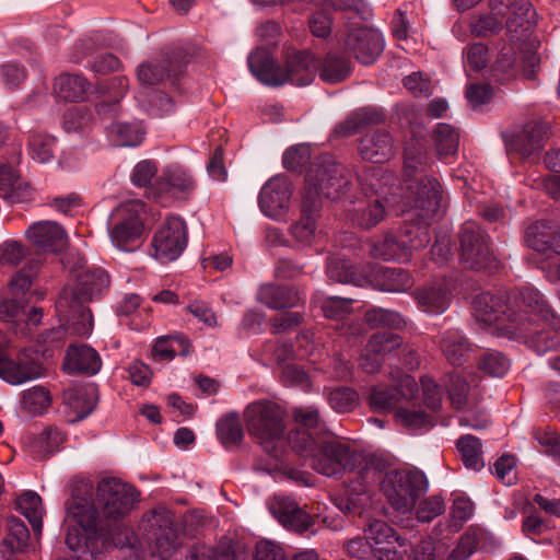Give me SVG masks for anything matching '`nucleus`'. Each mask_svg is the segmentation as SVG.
Returning a JSON list of instances; mask_svg holds the SVG:
<instances>
[{
    "label": "nucleus",
    "instance_id": "f257e3e1",
    "mask_svg": "<svg viewBox=\"0 0 560 560\" xmlns=\"http://www.w3.org/2000/svg\"><path fill=\"white\" fill-rule=\"evenodd\" d=\"M139 497L132 486L110 477L97 483L94 501L75 495L67 501L68 517L79 527L68 529L66 544L78 560H97L113 548L133 545L136 536L126 518Z\"/></svg>",
    "mask_w": 560,
    "mask_h": 560
},
{
    "label": "nucleus",
    "instance_id": "f03ea898",
    "mask_svg": "<svg viewBox=\"0 0 560 560\" xmlns=\"http://www.w3.org/2000/svg\"><path fill=\"white\" fill-rule=\"evenodd\" d=\"M285 416V410L270 400L252 402L244 411L248 433L275 457L278 456L279 443H283Z\"/></svg>",
    "mask_w": 560,
    "mask_h": 560
},
{
    "label": "nucleus",
    "instance_id": "7ed1b4c3",
    "mask_svg": "<svg viewBox=\"0 0 560 560\" xmlns=\"http://www.w3.org/2000/svg\"><path fill=\"white\" fill-rule=\"evenodd\" d=\"M349 172L340 163L335 162L330 155H322L313 162L305 175L303 197L316 199L322 208V197L337 200L345 196L350 188Z\"/></svg>",
    "mask_w": 560,
    "mask_h": 560
},
{
    "label": "nucleus",
    "instance_id": "20e7f679",
    "mask_svg": "<svg viewBox=\"0 0 560 560\" xmlns=\"http://www.w3.org/2000/svg\"><path fill=\"white\" fill-rule=\"evenodd\" d=\"M394 179L378 166H369L358 175L362 192L369 198L354 210L353 221L362 229L369 230L377 225L386 215V208L393 202L388 198L387 185Z\"/></svg>",
    "mask_w": 560,
    "mask_h": 560
},
{
    "label": "nucleus",
    "instance_id": "39448f33",
    "mask_svg": "<svg viewBox=\"0 0 560 560\" xmlns=\"http://www.w3.org/2000/svg\"><path fill=\"white\" fill-rule=\"evenodd\" d=\"M425 486V478L420 471L397 469L385 474L381 491L392 508L405 514L415 509Z\"/></svg>",
    "mask_w": 560,
    "mask_h": 560
},
{
    "label": "nucleus",
    "instance_id": "423d86ee",
    "mask_svg": "<svg viewBox=\"0 0 560 560\" xmlns=\"http://www.w3.org/2000/svg\"><path fill=\"white\" fill-rule=\"evenodd\" d=\"M459 259L471 270H491L497 267V258L490 246L489 235L475 221H466L458 233Z\"/></svg>",
    "mask_w": 560,
    "mask_h": 560
},
{
    "label": "nucleus",
    "instance_id": "0eeeda50",
    "mask_svg": "<svg viewBox=\"0 0 560 560\" xmlns=\"http://www.w3.org/2000/svg\"><path fill=\"white\" fill-rule=\"evenodd\" d=\"M474 316L478 323L486 326H494L500 335L512 336L518 328L522 319L506 303L502 295L490 292L478 294L472 302Z\"/></svg>",
    "mask_w": 560,
    "mask_h": 560
},
{
    "label": "nucleus",
    "instance_id": "6e6552de",
    "mask_svg": "<svg viewBox=\"0 0 560 560\" xmlns=\"http://www.w3.org/2000/svg\"><path fill=\"white\" fill-rule=\"evenodd\" d=\"M360 451L335 438H324L314 454L311 467L328 477H336L345 471H354V464L361 460Z\"/></svg>",
    "mask_w": 560,
    "mask_h": 560
},
{
    "label": "nucleus",
    "instance_id": "1a4fd4ad",
    "mask_svg": "<svg viewBox=\"0 0 560 560\" xmlns=\"http://www.w3.org/2000/svg\"><path fill=\"white\" fill-rule=\"evenodd\" d=\"M411 234H413V237H409L408 241L402 236L384 235L371 244V256L383 260L409 261L411 252L425 247L431 240L427 228L413 226L411 230H406L405 236Z\"/></svg>",
    "mask_w": 560,
    "mask_h": 560
},
{
    "label": "nucleus",
    "instance_id": "9d476101",
    "mask_svg": "<svg viewBox=\"0 0 560 560\" xmlns=\"http://www.w3.org/2000/svg\"><path fill=\"white\" fill-rule=\"evenodd\" d=\"M73 284L65 287L56 301V311L60 320H65L73 334L86 336L93 327L91 303Z\"/></svg>",
    "mask_w": 560,
    "mask_h": 560
},
{
    "label": "nucleus",
    "instance_id": "9b49d317",
    "mask_svg": "<svg viewBox=\"0 0 560 560\" xmlns=\"http://www.w3.org/2000/svg\"><path fill=\"white\" fill-rule=\"evenodd\" d=\"M161 60H150L137 69V77L143 85H158L175 77L185 63L187 52L179 46H168L162 50Z\"/></svg>",
    "mask_w": 560,
    "mask_h": 560
},
{
    "label": "nucleus",
    "instance_id": "f8f14e48",
    "mask_svg": "<svg viewBox=\"0 0 560 560\" xmlns=\"http://www.w3.org/2000/svg\"><path fill=\"white\" fill-rule=\"evenodd\" d=\"M405 185L407 203L410 207L424 211L427 217L438 213L443 190L435 177L421 175L416 179H405Z\"/></svg>",
    "mask_w": 560,
    "mask_h": 560
},
{
    "label": "nucleus",
    "instance_id": "ddd939ff",
    "mask_svg": "<svg viewBox=\"0 0 560 560\" xmlns=\"http://www.w3.org/2000/svg\"><path fill=\"white\" fill-rule=\"evenodd\" d=\"M187 244L185 222L176 217L168 218L155 233L152 246L154 256L162 262L175 260Z\"/></svg>",
    "mask_w": 560,
    "mask_h": 560
},
{
    "label": "nucleus",
    "instance_id": "4468645a",
    "mask_svg": "<svg viewBox=\"0 0 560 560\" xmlns=\"http://www.w3.org/2000/svg\"><path fill=\"white\" fill-rule=\"evenodd\" d=\"M143 210L144 203L141 200H129L115 209L114 215L120 220L113 226L110 237L117 247L125 248L141 236L143 223L140 212Z\"/></svg>",
    "mask_w": 560,
    "mask_h": 560
},
{
    "label": "nucleus",
    "instance_id": "2eb2a0df",
    "mask_svg": "<svg viewBox=\"0 0 560 560\" xmlns=\"http://www.w3.org/2000/svg\"><path fill=\"white\" fill-rule=\"evenodd\" d=\"M345 49L363 65L373 63L384 49L381 33L368 26L351 28L345 38Z\"/></svg>",
    "mask_w": 560,
    "mask_h": 560
},
{
    "label": "nucleus",
    "instance_id": "dca6fc26",
    "mask_svg": "<svg viewBox=\"0 0 560 560\" xmlns=\"http://www.w3.org/2000/svg\"><path fill=\"white\" fill-rule=\"evenodd\" d=\"M549 136L548 124L529 121L521 130L505 137L506 152L516 153L523 159L529 158L542 150Z\"/></svg>",
    "mask_w": 560,
    "mask_h": 560
},
{
    "label": "nucleus",
    "instance_id": "f3484780",
    "mask_svg": "<svg viewBox=\"0 0 560 560\" xmlns=\"http://www.w3.org/2000/svg\"><path fill=\"white\" fill-rule=\"evenodd\" d=\"M293 194L291 182L285 176L270 178L259 194V207L261 211L273 219L287 214Z\"/></svg>",
    "mask_w": 560,
    "mask_h": 560
},
{
    "label": "nucleus",
    "instance_id": "a211bd4d",
    "mask_svg": "<svg viewBox=\"0 0 560 560\" xmlns=\"http://www.w3.org/2000/svg\"><path fill=\"white\" fill-rule=\"evenodd\" d=\"M419 392L416 380L404 375L395 387L383 385L373 386L369 396V404L374 411L389 410L396 407L401 399L410 400Z\"/></svg>",
    "mask_w": 560,
    "mask_h": 560
},
{
    "label": "nucleus",
    "instance_id": "6ab92c4d",
    "mask_svg": "<svg viewBox=\"0 0 560 560\" xmlns=\"http://www.w3.org/2000/svg\"><path fill=\"white\" fill-rule=\"evenodd\" d=\"M506 7L503 15L505 34L511 42L537 24V12L530 0H501Z\"/></svg>",
    "mask_w": 560,
    "mask_h": 560
},
{
    "label": "nucleus",
    "instance_id": "aec40b11",
    "mask_svg": "<svg viewBox=\"0 0 560 560\" xmlns=\"http://www.w3.org/2000/svg\"><path fill=\"white\" fill-rule=\"evenodd\" d=\"M28 241L43 253H61L68 247L65 229L54 221H40L31 225L26 232Z\"/></svg>",
    "mask_w": 560,
    "mask_h": 560
},
{
    "label": "nucleus",
    "instance_id": "412c9836",
    "mask_svg": "<svg viewBox=\"0 0 560 560\" xmlns=\"http://www.w3.org/2000/svg\"><path fill=\"white\" fill-rule=\"evenodd\" d=\"M317 62L314 56L307 50H289L285 54L284 68H281L280 75L282 84L290 82L296 85H307L314 78Z\"/></svg>",
    "mask_w": 560,
    "mask_h": 560
},
{
    "label": "nucleus",
    "instance_id": "4be33fe9",
    "mask_svg": "<svg viewBox=\"0 0 560 560\" xmlns=\"http://www.w3.org/2000/svg\"><path fill=\"white\" fill-rule=\"evenodd\" d=\"M270 512L285 528L296 533H303L314 524V518L298 502L285 495L273 498Z\"/></svg>",
    "mask_w": 560,
    "mask_h": 560
},
{
    "label": "nucleus",
    "instance_id": "5701e85b",
    "mask_svg": "<svg viewBox=\"0 0 560 560\" xmlns=\"http://www.w3.org/2000/svg\"><path fill=\"white\" fill-rule=\"evenodd\" d=\"M384 121L385 116L380 109L363 107L352 112L342 121L338 122L335 126L334 133L339 138H348Z\"/></svg>",
    "mask_w": 560,
    "mask_h": 560
},
{
    "label": "nucleus",
    "instance_id": "b1692460",
    "mask_svg": "<svg viewBox=\"0 0 560 560\" xmlns=\"http://www.w3.org/2000/svg\"><path fill=\"white\" fill-rule=\"evenodd\" d=\"M97 401L94 387L69 388L62 393V402L71 422L88 417L95 408Z\"/></svg>",
    "mask_w": 560,
    "mask_h": 560
},
{
    "label": "nucleus",
    "instance_id": "393cba45",
    "mask_svg": "<svg viewBox=\"0 0 560 560\" xmlns=\"http://www.w3.org/2000/svg\"><path fill=\"white\" fill-rule=\"evenodd\" d=\"M358 150L363 160L383 163L394 154V139L388 131L378 129L362 137Z\"/></svg>",
    "mask_w": 560,
    "mask_h": 560
},
{
    "label": "nucleus",
    "instance_id": "a878e982",
    "mask_svg": "<svg viewBox=\"0 0 560 560\" xmlns=\"http://www.w3.org/2000/svg\"><path fill=\"white\" fill-rule=\"evenodd\" d=\"M1 365L0 377L13 385H19L43 375V365L27 355L19 357L15 360L7 358Z\"/></svg>",
    "mask_w": 560,
    "mask_h": 560
},
{
    "label": "nucleus",
    "instance_id": "bb28decb",
    "mask_svg": "<svg viewBox=\"0 0 560 560\" xmlns=\"http://www.w3.org/2000/svg\"><path fill=\"white\" fill-rule=\"evenodd\" d=\"M98 353L86 345L69 347L63 368L69 373L93 375L101 369Z\"/></svg>",
    "mask_w": 560,
    "mask_h": 560
},
{
    "label": "nucleus",
    "instance_id": "cd10ccee",
    "mask_svg": "<svg viewBox=\"0 0 560 560\" xmlns=\"http://www.w3.org/2000/svg\"><path fill=\"white\" fill-rule=\"evenodd\" d=\"M248 66L260 82L272 86L282 85L281 67L267 49L254 50L248 57Z\"/></svg>",
    "mask_w": 560,
    "mask_h": 560
},
{
    "label": "nucleus",
    "instance_id": "c85d7f7f",
    "mask_svg": "<svg viewBox=\"0 0 560 560\" xmlns=\"http://www.w3.org/2000/svg\"><path fill=\"white\" fill-rule=\"evenodd\" d=\"M316 199L310 200V197L302 198L301 218L291 224L290 235L300 244H310L314 238L316 230V218L319 212Z\"/></svg>",
    "mask_w": 560,
    "mask_h": 560
},
{
    "label": "nucleus",
    "instance_id": "c756f323",
    "mask_svg": "<svg viewBox=\"0 0 560 560\" xmlns=\"http://www.w3.org/2000/svg\"><path fill=\"white\" fill-rule=\"evenodd\" d=\"M258 301L271 310H284L295 307L301 296L292 287L268 283L259 289Z\"/></svg>",
    "mask_w": 560,
    "mask_h": 560
},
{
    "label": "nucleus",
    "instance_id": "7c9ffc66",
    "mask_svg": "<svg viewBox=\"0 0 560 560\" xmlns=\"http://www.w3.org/2000/svg\"><path fill=\"white\" fill-rule=\"evenodd\" d=\"M91 83L81 74L63 73L55 79L54 92L66 102H82Z\"/></svg>",
    "mask_w": 560,
    "mask_h": 560
},
{
    "label": "nucleus",
    "instance_id": "2f4dec72",
    "mask_svg": "<svg viewBox=\"0 0 560 560\" xmlns=\"http://www.w3.org/2000/svg\"><path fill=\"white\" fill-rule=\"evenodd\" d=\"M413 298L418 306L427 313L441 314L451 303V293L442 285L418 288Z\"/></svg>",
    "mask_w": 560,
    "mask_h": 560
},
{
    "label": "nucleus",
    "instance_id": "473e14b6",
    "mask_svg": "<svg viewBox=\"0 0 560 560\" xmlns=\"http://www.w3.org/2000/svg\"><path fill=\"white\" fill-rule=\"evenodd\" d=\"M109 283V276L106 271L95 268L79 273L73 285L82 293H85V298L92 302L108 290Z\"/></svg>",
    "mask_w": 560,
    "mask_h": 560
},
{
    "label": "nucleus",
    "instance_id": "72a5a7b5",
    "mask_svg": "<svg viewBox=\"0 0 560 560\" xmlns=\"http://www.w3.org/2000/svg\"><path fill=\"white\" fill-rule=\"evenodd\" d=\"M319 78L328 83H339L345 81L351 72V61L338 52H327L320 63Z\"/></svg>",
    "mask_w": 560,
    "mask_h": 560
},
{
    "label": "nucleus",
    "instance_id": "f704fd0d",
    "mask_svg": "<svg viewBox=\"0 0 560 560\" xmlns=\"http://www.w3.org/2000/svg\"><path fill=\"white\" fill-rule=\"evenodd\" d=\"M375 281L381 290L388 292H404L415 283L407 270L392 267L378 268L375 272Z\"/></svg>",
    "mask_w": 560,
    "mask_h": 560
},
{
    "label": "nucleus",
    "instance_id": "c9c22d12",
    "mask_svg": "<svg viewBox=\"0 0 560 560\" xmlns=\"http://www.w3.org/2000/svg\"><path fill=\"white\" fill-rule=\"evenodd\" d=\"M505 8L501 0H490V13L479 16L474 23L472 31L478 36L498 35L505 28L503 20Z\"/></svg>",
    "mask_w": 560,
    "mask_h": 560
},
{
    "label": "nucleus",
    "instance_id": "e433bc0d",
    "mask_svg": "<svg viewBox=\"0 0 560 560\" xmlns=\"http://www.w3.org/2000/svg\"><path fill=\"white\" fill-rule=\"evenodd\" d=\"M440 347L444 358L453 366H462L469 360L474 351L472 345L468 339L457 335L444 337L441 340Z\"/></svg>",
    "mask_w": 560,
    "mask_h": 560
},
{
    "label": "nucleus",
    "instance_id": "4c0bfd02",
    "mask_svg": "<svg viewBox=\"0 0 560 560\" xmlns=\"http://www.w3.org/2000/svg\"><path fill=\"white\" fill-rule=\"evenodd\" d=\"M429 164L425 148L419 142H411L405 149L404 180L419 178Z\"/></svg>",
    "mask_w": 560,
    "mask_h": 560
},
{
    "label": "nucleus",
    "instance_id": "58836bf2",
    "mask_svg": "<svg viewBox=\"0 0 560 560\" xmlns=\"http://www.w3.org/2000/svg\"><path fill=\"white\" fill-rule=\"evenodd\" d=\"M327 276L339 283L362 285L366 281L365 275L349 260L332 258L327 266Z\"/></svg>",
    "mask_w": 560,
    "mask_h": 560
},
{
    "label": "nucleus",
    "instance_id": "ea45409f",
    "mask_svg": "<svg viewBox=\"0 0 560 560\" xmlns=\"http://www.w3.org/2000/svg\"><path fill=\"white\" fill-rule=\"evenodd\" d=\"M16 506L30 522L35 535L40 536L43 528L42 498L33 491H26L16 499Z\"/></svg>",
    "mask_w": 560,
    "mask_h": 560
},
{
    "label": "nucleus",
    "instance_id": "a19ab883",
    "mask_svg": "<svg viewBox=\"0 0 560 560\" xmlns=\"http://www.w3.org/2000/svg\"><path fill=\"white\" fill-rule=\"evenodd\" d=\"M432 138L439 158L443 159L456 154L459 133L454 127L448 124H438Z\"/></svg>",
    "mask_w": 560,
    "mask_h": 560
},
{
    "label": "nucleus",
    "instance_id": "79ce46f5",
    "mask_svg": "<svg viewBox=\"0 0 560 560\" xmlns=\"http://www.w3.org/2000/svg\"><path fill=\"white\" fill-rule=\"evenodd\" d=\"M555 228L556 225L550 224V222L546 220L532 223L525 233L526 244L537 252L546 253L550 249Z\"/></svg>",
    "mask_w": 560,
    "mask_h": 560
},
{
    "label": "nucleus",
    "instance_id": "37998d69",
    "mask_svg": "<svg viewBox=\"0 0 560 560\" xmlns=\"http://www.w3.org/2000/svg\"><path fill=\"white\" fill-rule=\"evenodd\" d=\"M159 191H170L177 189L182 192H189L195 187L192 177L180 167H168L156 180Z\"/></svg>",
    "mask_w": 560,
    "mask_h": 560
},
{
    "label": "nucleus",
    "instance_id": "c03bdc74",
    "mask_svg": "<svg viewBox=\"0 0 560 560\" xmlns=\"http://www.w3.org/2000/svg\"><path fill=\"white\" fill-rule=\"evenodd\" d=\"M150 538L154 539L151 556L153 559L159 558V560L170 559L182 544L177 527L150 534Z\"/></svg>",
    "mask_w": 560,
    "mask_h": 560
},
{
    "label": "nucleus",
    "instance_id": "a18cd8bd",
    "mask_svg": "<svg viewBox=\"0 0 560 560\" xmlns=\"http://www.w3.org/2000/svg\"><path fill=\"white\" fill-rule=\"evenodd\" d=\"M364 532L365 538L372 547L383 544L392 545L394 541L398 542L399 546L406 545V538L397 536L396 530L382 520L370 521Z\"/></svg>",
    "mask_w": 560,
    "mask_h": 560
},
{
    "label": "nucleus",
    "instance_id": "49530a36",
    "mask_svg": "<svg viewBox=\"0 0 560 560\" xmlns=\"http://www.w3.org/2000/svg\"><path fill=\"white\" fill-rule=\"evenodd\" d=\"M141 526L149 535L177 527L174 513L165 506H156L145 512Z\"/></svg>",
    "mask_w": 560,
    "mask_h": 560
},
{
    "label": "nucleus",
    "instance_id": "de8ad7c7",
    "mask_svg": "<svg viewBox=\"0 0 560 560\" xmlns=\"http://www.w3.org/2000/svg\"><path fill=\"white\" fill-rule=\"evenodd\" d=\"M9 535L3 539V546L11 553L25 552L30 542V532L23 521L11 516L7 521Z\"/></svg>",
    "mask_w": 560,
    "mask_h": 560
},
{
    "label": "nucleus",
    "instance_id": "09e8293b",
    "mask_svg": "<svg viewBox=\"0 0 560 560\" xmlns=\"http://www.w3.org/2000/svg\"><path fill=\"white\" fill-rule=\"evenodd\" d=\"M326 397L329 406L339 413L350 412L359 404V394L346 386L326 388Z\"/></svg>",
    "mask_w": 560,
    "mask_h": 560
},
{
    "label": "nucleus",
    "instance_id": "8fccbe9b",
    "mask_svg": "<svg viewBox=\"0 0 560 560\" xmlns=\"http://www.w3.org/2000/svg\"><path fill=\"white\" fill-rule=\"evenodd\" d=\"M456 445L467 468L480 470L483 467L481 443L478 438L470 434L463 435Z\"/></svg>",
    "mask_w": 560,
    "mask_h": 560
},
{
    "label": "nucleus",
    "instance_id": "3c124183",
    "mask_svg": "<svg viewBox=\"0 0 560 560\" xmlns=\"http://www.w3.org/2000/svg\"><path fill=\"white\" fill-rule=\"evenodd\" d=\"M219 441L225 446L240 445L244 438L243 425L236 415H229L217 424Z\"/></svg>",
    "mask_w": 560,
    "mask_h": 560
},
{
    "label": "nucleus",
    "instance_id": "603ef678",
    "mask_svg": "<svg viewBox=\"0 0 560 560\" xmlns=\"http://www.w3.org/2000/svg\"><path fill=\"white\" fill-rule=\"evenodd\" d=\"M108 132L119 147H136L143 140V131L135 124L112 122Z\"/></svg>",
    "mask_w": 560,
    "mask_h": 560
},
{
    "label": "nucleus",
    "instance_id": "864d4df0",
    "mask_svg": "<svg viewBox=\"0 0 560 560\" xmlns=\"http://www.w3.org/2000/svg\"><path fill=\"white\" fill-rule=\"evenodd\" d=\"M40 269L38 260L32 259L26 265L14 273L11 281L9 282V291L13 295L24 294L28 291L33 284V281L37 277Z\"/></svg>",
    "mask_w": 560,
    "mask_h": 560
},
{
    "label": "nucleus",
    "instance_id": "5fc2aeb1",
    "mask_svg": "<svg viewBox=\"0 0 560 560\" xmlns=\"http://www.w3.org/2000/svg\"><path fill=\"white\" fill-rule=\"evenodd\" d=\"M50 404V393L43 386H35L23 393L22 407L25 411L32 415L43 413L47 410Z\"/></svg>",
    "mask_w": 560,
    "mask_h": 560
},
{
    "label": "nucleus",
    "instance_id": "6e6d98bb",
    "mask_svg": "<svg viewBox=\"0 0 560 560\" xmlns=\"http://www.w3.org/2000/svg\"><path fill=\"white\" fill-rule=\"evenodd\" d=\"M364 319L373 328L388 327L400 329L406 325L405 319L399 313L381 307H373L366 311Z\"/></svg>",
    "mask_w": 560,
    "mask_h": 560
},
{
    "label": "nucleus",
    "instance_id": "4d7b16f0",
    "mask_svg": "<svg viewBox=\"0 0 560 560\" xmlns=\"http://www.w3.org/2000/svg\"><path fill=\"white\" fill-rule=\"evenodd\" d=\"M366 345L369 351L384 359L385 355L402 346V337L392 331L377 332L371 336Z\"/></svg>",
    "mask_w": 560,
    "mask_h": 560
},
{
    "label": "nucleus",
    "instance_id": "13d9d810",
    "mask_svg": "<svg viewBox=\"0 0 560 560\" xmlns=\"http://www.w3.org/2000/svg\"><path fill=\"white\" fill-rule=\"evenodd\" d=\"M395 417L402 427L410 431L428 430L434 424L432 418L422 410L398 408Z\"/></svg>",
    "mask_w": 560,
    "mask_h": 560
},
{
    "label": "nucleus",
    "instance_id": "bf43d9fd",
    "mask_svg": "<svg viewBox=\"0 0 560 560\" xmlns=\"http://www.w3.org/2000/svg\"><path fill=\"white\" fill-rule=\"evenodd\" d=\"M509 366L508 358L499 351H487L478 360V369L493 377L503 376Z\"/></svg>",
    "mask_w": 560,
    "mask_h": 560
},
{
    "label": "nucleus",
    "instance_id": "052dcab7",
    "mask_svg": "<svg viewBox=\"0 0 560 560\" xmlns=\"http://www.w3.org/2000/svg\"><path fill=\"white\" fill-rule=\"evenodd\" d=\"M324 438H314L313 434L307 430H296L289 434V443L293 451L302 456L311 457L313 459L314 454L318 450V444Z\"/></svg>",
    "mask_w": 560,
    "mask_h": 560
},
{
    "label": "nucleus",
    "instance_id": "680f3d73",
    "mask_svg": "<svg viewBox=\"0 0 560 560\" xmlns=\"http://www.w3.org/2000/svg\"><path fill=\"white\" fill-rule=\"evenodd\" d=\"M55 144V137L42 132H33L28 139V147L33 159L42 163L52 158Z\"/></svg>",
    "mask_w": 560,
    "mask_h": 560
},
{
    "label": "nucleus",
    "instance_id": "e2e57ef3",
    "mask_svg": "<svg viewBox=\"0 0 560 560\" xmlns=\"http://www.w3.org/2000/svg\"><path fill=\"white\" fill-rule=\"evenodd\" d=\"M360 456L362 458L355 462L354 471H358L363 478H368L370 475L374 477L385 471L389 466V462L382 455L360 452Z\"/></svg>",
    "mask_w": 560,
    "mask_h": 560
},
{
    "label": "nucleus",
    "instance_id": "0e129e2a",
    "mask_svg": "<svg viewBox=\"0 0 560 560\" xmlns=\"http://www.w3.org/2000/svg\"><path fill=\"white\" fill-rule=\"evenodd\" d=\"M518 57L512 46H504L493 65L495 75L515 77L518 73Z\"/></svg>",
    "mask_w": 560,
    "mask_h": 560
},
{
    "label": "nucleus",
    "instance_id": "69168bd1",
    "mask_svg": "<svg viewBox=\"0 0 560 560\" xmlns=\"http://www.w3.org/2000/svg\"><path fill=\"white\" fill-rule=\"evenodd\" d=\"M310 147L299 144L289 148L283 154V166L293 172H301L310 163Z\"/></svg>",
    "mask_w": 560,
    "mask_h": 560
},
{
    "label": "nucleus",
    "instance_id": "338daca9",
    "mask_svg": "<svg viewBox=\"0 0 560 560\" xmlns=\"http://www.w3.org/2000/svg\"><path fill=\"white\" fill-rule=\"evenodd\" d=\"M446 387L452 405L458 410L464 409L467 405V395L469 390V386L466 381L458 375L452 374L448 376Z\"/></svg>",
    "mask_w": 560,
    "mask_h": 560
},
{
    "label": "nucleus",
    "instance_id": "774afa93",
    "mask_svg": "<svg viewBox=\"0 0 560 560\" xmlns=\"http://www.w3.org/2000/svg\"><path fill=\"white\" fill-rule=\"evenodd\" d=\"M353 300L350 298L329 296L322 305L325 317L340 319L352 311Z\"/></svg>",
    "mask_w": 560,
    "mask_h": 560
}]
</instances>
